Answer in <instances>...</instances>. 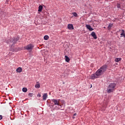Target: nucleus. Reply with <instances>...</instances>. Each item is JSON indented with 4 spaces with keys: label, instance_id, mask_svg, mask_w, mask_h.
<instances>
[{
    "label": "nucleus",
    "instance_id": "obj_1",
    "mask_svg": "<svg viewBox=\"0 0 125 125\" xmlns=\"http://www.w3.org/2000/svg\"><path fill=\"white\" fill-rule=\"evenodd\" d=\"M107 68H108V65L107 64H104L101 66L95 74H92L90 76V79L91 80H95V79H97L100 77L102 75H103L106 71H107Z\"/></svg>",
    "mask_w": 125,
    "mask_h": 125
},
{
    "label": "nucleus",
    "instance_id": "obj_2",
    "mask_svg": "<svg viewBox=\"0 0 125 125\" xmlns=\"http://www.w3.org/2000/svg\"><path fill=\"white\" fill-rule=\"evenodd\" d=\"M116 83H110L109 85L108 86V88L107 89V91L108 93H111V92H113L115 90V88L116 87Z\"/></svg>",
    "mask_w": 125,
    "mask_h": 125
},
{
    "label": "nucleus",
    "instance_id": "obj_3",
    "mask_svg": "<svg viewBox=\"0 0 125 125\" xmlns=\"http://www.w3.org/2000/svg\"><path fill=\"white\" fill-rule=\"evenodd\" d=\"M34 47V45H33V44H29L28 45H27L26 46H25L24 47L25 49H26L27 50H31L32 49H33Z\"/></svg>",
    "mask_w": 125,
    "mask_h": 125
},
{
    "label": "nucleus",
    "instance_id": "obj_4",
    "mask_svg": "<svg viewBox=\"0 0 125 125\" xmlns=\"http://www.w3.org/2000/svg\"><path fill=\"white\" fill-rule=\"evenodd\" d=\"M51 101L52 102H53L54 105H57V106H59V101H58V100L53 99L51 100Z\"/></svg>",
    "mask_w": 125,
    "mask_h": 125
},
{
    "label": "nucleus",
    "instance_id": "obj_5",
    "mask_svg": "<svg viewBox=\"0 0 125 125\" xmlns=\"http://www.w3.org/2000/svg\"><path fill=\"white\" fill-rule=\"evenodd\" d=\"M67 28L69 30H74V26H73L72 24H68Z\"/></svg>",
    "mask_w": 125,
    "mask_h": 125
},
{
    "label": "nucleus",
    "instance_id": "obj_6",
    "mask_svg": "<svg viewBox=\"0 0 125 125\" xmlns=\"http://www.w3.org/2000/svg\"><path fill=\"white\" fill-rule=\"evenodd\" d=\"M91 36L93 37V38L95 39L96 40L97 39V36H96V34H95V32H92L91 34Z\"/></svg>",
    "mask_w": 125,
    "mask_h": 125
},
{
    "label": "nucleus",
    "instance_id": "obj_7",
    "mask_svg": "<svg viewBox=\"0 0 125 125\" xmlns=\"http://www.w3.org/2000/svg\"><path fill=\"white\" fill-rule=\"evenodd\" d=\"M86 28L88 29L89 31H93V28L91 27V26L88 24L86 25Z\"/></svg>",
    "mask_w": 125,
    "mask_h": 125
},
{
    "label": "nucleus",
    "instance_id": "obj_8",
    "mask_svg": "<svg viewBox=\"0 0 125 125\" xmlns=\"http://www.w3.org/2000/svg\"><path fill=\"white\" fill-rule=\"evenodd\" d=\"M120 35L121 36L120 37L122 38L123 37H124V38H125V30L124 29H122L121 30V34H120Z\"/></svg>",
    "mask_w": 125,
    "mask_h": 125
},
{
    "label": "nucleus",
    "instance_id": "obj_9",
    "mask_svg": "<svg viewBox=\"0 0 125 125\" xmlns=\"http://www.w3.org/2000/svg\"><path fill=\"white\" fill-rule=\"evenodd\" d=\"M5 14H6V13L5 12H2L0 13V16L2 18H4V17H5Z\"/></svg>",
    "mask_w": 125,
    "mask_h": 125
},
{
    "label": "nucleus",
    "instance_id": "obj_10",
    "mask_svg": "<svg viewBox=\"0 0 125 125\" xmlns=\"http://www.w3.org/2000/svg\"><path fill=\"white\" fill-rule=\"evenodd\" d=\"M43 100H46V98H47V93H45L43 94Z\"/></svg>",
    "mask_w": 125,
    "mask_h": 125
},
{
    "label": "nucleus",
    "instance_id": "obj_11",
    "mask_svg": "<svg viewBox=\"0 0 125 125\" xmlns=\"http://www.w3.org/2000/svg\"><path fill=\"white\" fill-rule=\"evenodd\" d=\"M42 8H43L42 6L40 5V6H39L38 11H39V12H42Z\"/></svg>",
    "mask_w": 125,
    "mask_h": 125
},
{
    "label": "nucleus",
    "instance_id": "obj_12",
    "mask_svg": "<svg viewBox=\"0 0 125 125\" xmlns=\"http://www.w3.org/2000/svg\"><path fill=\"white\" fill-rule=\"evenodd\" d=\"M17 72L18 73H21V72H22V68L21 67H18L17 69Z\"/></svg>",
    "mask_w": 125,
    "mask_h": 125
},
{
    "label": "nucleus",
    "instance_id": "obj_13",
    "mask_svg": "<svg viewBox=\"0 0 125 125\" xmlns=\"http://www.w3.org/2000/svg\"><path fill=\"white\" fill-rule=\"evenodd\" d=\"M18 41V39L14 38L13 39V40H12V42H13V43H15V42H17Z\"/></svg>",
    "mask_w": 125,
    "mask_h": 125
},
{
    "label": "nucleus",
    "instance_id": "obj_14",
    "mask_svg": "<svg viewBox=\"0 0 125 125\" xmlns=\"http://www.w3.org/2000/svg\"><path fill=\"white\" fill-rule=\"evenodd\" d=\"M121 60H122V58H116L115 59V62H120V61H121Z\"/></svg>",
    "mask_w": 125,
    "mask_h": 125
},
{
    "label": "nucleus",
    "instance_id": "obj_15",
    "mask_svg": "<svg viewBox=\"0 0 125 125\" xmlns=\"http://www.w3.org/2000/svg\"><path fill=\"white\" fill-rule=\"evenodd\" d=\"M112 27H113V23H110L108 26V29L111 30L112 29Z\"/></svg>",
    "mask_w": 125,
    "mask_h": 125
},
{
    "label": "nucleus",
    "instance_id": "obj_16",
    "mask_svg": "<svg viewBox=\"0 0 125 125\" xmlns=\"http://www.w3.org/2000/svg\"><path fill=\"white\" fill-rule=\"evenodd\" d=\"M65 59L66 62H69V61H70V58H69L67 56H65Z\"/></svg>",
    "mask_w": 125,
    "mask_h": 125
},
{
    "label": "nucleus",
    "instance_id": "obj_17",
    "mask_svg": "<svg viewBox=\"0 0 125 125\" xmlns=\"http://www.w3.org/2000/svg\"><path fill=\"white\" fill-rule=\"evenodd\" d=\"M35 87H36V88H40V87H41V85H40V84H36L35 85Z\"/></svg>",
    "mask_w": 125,
    "mask_h": 125
},
{
    "label": "nucleus",
    "instance_id": "obj_18",
    "mask_svg": "<svg viewBox=\"0 0 125 125\" xmlns=\"http://www.w3.org/2000/svg\"><path fill=\"white\" fill-rule=\"evenodd\" d=\"M49 38V37H48V36L46 35V36H44V40H45V41H47V40H48Z\"/></svg>",
    "mask_w": 125,
    "mask_h": 125
},
{
    "label": "nucleus",
    "instance_id": "obj_19",
    "mask_svg": "<svg viewBox=\"0 0 125 125\" xmlns=\"http://www.w3.org/2000/svg\"><path fill=\"white\" fill-rule=\"evenodd\" d=\"M10 51H12L13 52H16L17 51L16 50V49L12 48H11L10 49Z\"/></svg>",
    "mask_w": 125,
    "mask_h": 125
},
{
    "label": "nucleus",
    "instance_id": "obj_20",
    "mask_svg": "<svg viewBox=\"0 0 125 125\" xmlns=\"http://www.w3.org/2000/svg\"><path fill=\"white\" fill-rule=\"evenodd\" d=\"M27 90L28 89H27V88L24 87L22 88L23 92H27Z\"/></svg>",
    "mask_w": 125,
    "mask_h": 125
},
{
    "label": "nucleus",
    "instance_id": "obj_21",
    "mask_svg": "<svg viewBox=\"0 0 125 125\" xmlns=\"http://www.w3.org/2000/svg\"><path fill=\"white\" fill-rule=\"evenodd\" d=\"M72 14H73V15H74L75 17H78V14H77V13L73 12L72 13Z\"/></svg>",
    "mask_w": 125,
    "mask_h": 125
},
{
    "label": "nucleus",
    "instance_id": "obj_22",
    "mask_svg": "<svg viewBox=\"0 0 125 125\" xmlns=\"http://www.w3.org/2000/svg\"><path fill=\"white\" fill-rule=\"evenodd\" d=\"M117 8H121V4L118 3L117 4Z\"/></svg>",
    "mask_w": 125,
    "mask_h": 125
},
{
    "label": "nucleus",
    "instance_id": "obj_23",
    "mask_svg": "<svg viewBox=\"0 0 125 125\" xmlns=\"http://www.w3.org/2000/svg\"><path fill=\"white\" fill-rule=\"evenodd\" d=\"M28 96H30V97H32L33 96V93H30L28 94Z\"/></svg>",
    "mask_w": 125,
    "mask_h": 125
},
{
    "label": "nucleus",
    "instance_id": "obj_24",
    "mask_svg": "<svg viewBox=\"0 0 125 125\" xmlns=\"http://www.w3.org/2000/svg\"><path fill=\"white\" fill-rule=\"evenodd\" d=\"M38 97H42V95H41V93H39L37 95Z\"/></svg>",
    "mask_w": 125,
    "mask_h": 125
},
{
    "label": "nucleus",
    "instance_id": "obj_25",
    "mask_svg": "<svg viewBox=\"0 0 125 125\" xmlns=\"http://www.w3.org/2000/svg\"><path fill=\"white\" fill-rule=\"evenodd\" d=\"M0 120H2V115H0Z\"/></svg>",
    "mask_w": 125,
    "mask_h": 125
},
{
    "label": "nucleus",
    "instance_id": "obj_26",
    "mask_svg": "<svg viewBox=\"0 0 125 125\" xmlns=\"http://www.w3.org/2000/svg\"><path fill=\"white\" fill-rule=\"evenodd\" d=\"M56 109H58V107H57V106H56V107H55Z\"/></svg>",
    "mask_w": 125,
    "mask_h": 125
},
{
    "label": "nucleus",
    "instance_id": "obj_27",
    "mask_svg": "<svg viewBox=\"0 0 125 125\" xmlns=\"http://www.w3.org/2000/svg\"><path fill=\"white\" fill-rule=\"evenodd\" d=\"M73 116H77V113H75Z\"/></svg>",
    "mask_w": 125,
    "mask_h": 125
},
{
    "label": "nucleus",
    "instance_id": "obj_28",
    "mask_svg": "<svg viewBox=\"0 0 125 125\" xmlns=\"http://www.w3.org/2000/svg\"><path fill=\"white\" fill-rule=\"evenodd\" d=\"M53 106H50V108H53Z\"/></svg>",
    "mask_w": 125,
    "mask_h": 125
}]
</instances>
